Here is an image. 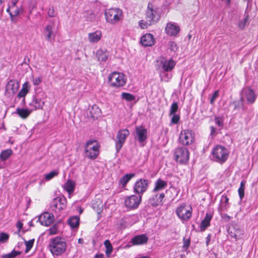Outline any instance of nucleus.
<instances>
[{
	"label": "nucleus",
	"instance_id": "nucleus-1",
	"mask_svg": "<svg viewBox=\"0 0 258 258\" xmlns=\"http://www.w3.org/2000/svg\"><path fill=\"white\" fill-rule=\"evenodd\" d=\"M161 17L160 10L159 8L149 3L146 11L145 20H141L139 25L142 29H146L149 26L156 23Z\"/></svg>",
	"mask_w": 258,
	"mask_h": 258
},
{
	"label": "nucleus",
	"instance_id": "nucleus-2",
	"mask_svg": "<svg viewBox=\"0 0 258 258\" xmlns=\"http://www.w3.org/2000/svg\"><path fill=\"white\" fill-rule=\"evenodd\" d=\"M67 243L64 238L59 236L50 239L48 247L53 255H60L65 252L67 249Z\"/></svg>",
	"mask_w": 258,
	"mask_h": 258
},
{
	"label": "nucleus",
	"instance_id": "nucleus-3",
	"mask_svg": "<svg viewBox=\"0 0 258 258\" xmlns=\"http://www.w3.org/2000/svg\"><path fill=\"white\" fill-rule=\"evenodd\" d=\"M229 152L224 146L217 145L214 147L211 154V159L220 164L224 163L228 159Z\"/></svg>",
	"mask_w": 258,
	"mask_h": 258
},
{
	"label": "nucleus",
	"instance_id": "nucleus-4",
	"mask_svg": "<svg viewBox=\"0 0 258 258\" xmlns=\"http://www.w3.org/2000/svg\"><path fill=\"white\" fill-rule=\"evenodd\" d=\"M176 62L172 58L160 57L156 60V69L159 73L171 72L174 68Z\"/></svg>",
	"mask_w": 258,
	"mask_h": 258
},
{
	"label": "nucleus",
	"instance_id": "nucleus-5",
	"mask_svg": "<svg viewBox=\"0 0 258 258\" xmlns=\"http://www.w3.org/2000/svg\"><path fill=\"white\" fill-rule=\"evenodd\" d=\"M104 15L106 22L114 25L122 19V11L118 8H109L105 10Z\"/></svg>",
	"mask_w": 258,
	"mask_h": 258
},
{
	"label": "nucleus",
	"instance_id": "nucleus-6",
	"mask_svg": "<svg viewBox=\"0 0 258 258\" xmlns=\"http://www.w3.org/2000/svg\"><path fill=\"white\" fill-rule=\"evenodd\" d=\"M100 145L96 140L88 141L85 146V156L91 159L97 158L99 153Z\"/></svg>",
	"mask_w": 258,
	"mask_h": 258
},
{
	"label": "nucleus",
	"instance_id": "nucleus-7",
	"mask_svg": "<svg viewBox=\"0 0 258 258\" xmlns=\"http://www.w3.org/2000/svg\"><path fill=\"white\" fill-rule=\"evenodd\" d=\"M108 81L111 86L119 88L125 84L126 78L123 74L114 72L109 75Z\"/></svg>",
	"mask_w": 258,
	"mask_h": 258
},
{
	"label": "nucleus",
	"instance_id": "nucleus-8",
	"mask_svg": "<svg viewBox=\"0 0 258 258\" xmlns=\"http://www.w3.org/2000/svg\"><path fill=\"white\" fill-rule=\"evenodd\" d=\"M174 158L179 163L185 164L188 161L189 152L185 147L176 148L174 152Z\"/></svg>",
	"mask_w": 258,
	"mask_h": 258
},
{
	"label": "nucleus",
	"instance_id": "nucleus-9",
	"mask_svg": "<svg viewBox=\"0 0 258 258\" xmlns=\"http://www.w3.org/2000/svg\"><path fill=\"white\" fill-rule=\"evenodd\" d=\"M141 201V195H131L124 198V204L127 209L133 210L138 208Z\"/></svg>",
	"mask_w": 258,
	"mask_h": 258
},
{
	"label": "nucleus",
	"instance_id": "nucleus-10",
	"mask_svg": "<svg viewBox=\"0 0 258 258\" xmlns=\"http://www.w3.org/2000/svg\"><path fill=\"white\" fill-rule=\"evenodd\" d=\"M176 213L181 221H187L191 216L192 208L189 206L183 204L177 208Z\"/></svg>",
	"mask_w": 258,
	"mask_h": 258
},
{
	"label": "nucleus",
	"instance_id": "nucleus-11",
	"mask_svg": "<svg viewBox=\"0 0 258 258\" xmlns=\"http://www.w3.org/2000/svg\"><path fill=\"white\" fill-rule=\"evenodd\" d=\"M129 135L130 131L127 129H122L118 131L115 139V149L117 152L121 149Z\"/></svg>",
	"mask_w": 258,
	"mask_h": 258
},
{
	"label": "nucleus",
	"instance_id": "nucleus-12",
	"mask_svg": "<svg viewBox=\"0 0 258 258\" xmlns=\"http://www.w3.org/2000/svg\"><path fill=\"white\" fill-rule=\"evenodd\" d=\"M180 143L185 146L192 144L195 141V135L193 132L189 130L182 131L179 135Z\"/></svg>",
	"mask_w": 258,
	"mask_h": 258
},
{
	"label": "nucleus",
	"instance_id": "nucleus-13",
	"mask_svg": "<svg viewBox=\"0 0 258 258\" xmlns=\"http://www.w3.org/2000/svg\"><path fill=\"white\" fill-rule=\"evenodd\" d=\"M20 87L16 80H10L6 85L5 94L9 98H12L17 92Z\"/></svg>",
	"mask_w": 258,
	"mask_h": 258
},
{
	"label": "nucleus",
	"instance_id": "nucleus-14",
	"mask_svg": "<svg viewBox=\"0 0 258 258\" xmlns=\"http://www.w3.org/2000/svg\"><path fill=\"white\" fill-rule=\"evenodd\" d=\"M241 101L243 102L245 99L248 104H253L256 97L254 90L249 87L244 88L241 91Z\"/></svg>",
	"mask_w": 258,
	"mask_h": 258
},
{
	"label": "nucleus",
	"instance_id": "nucleus-15",
	"mask_svg": "<svg viewBox=\"0 0 258 258\" xmlns=\"http://www.w3.org/2000/svg\"><path fill=\"white\" fill-rule=\"evenodd\" d=\"M149 181L147 179H140L137 180L134 186V192L137 194H138V196L142 195L144 192H145L148 186Z\"/></svg>",
	"mask_w": 258,
	"mask_h": 258
},
{
	"label": "nucleus",
	"instance_id": "nucleus-16",
	"mask_svg": "<svg viewBox=\"0 0 258 258\" xmlns=\"http://www.w3.org/2000/svg\"><path fill=\"white\" fill-rule=\"evenodd\" d=\"M66 207V199L63 196H59L55 198L51 203L52 210L59 211L64 209Z\"/></svg>",
	"mask_w": 258,
	"mask_h": 258
},
{
	"label": "nucleus",
	"instance_id": "nucleus-17",
	"mask_svg": "<svg viewBox=\"0 0 258 258\" xmlns=\"http://www.w3.org/2000/svg\"><path fill=\"white\" fill-rule=\"evenodd\" d=\"M165 31L168 35L174 36L179 32L180 27L175 23L169 22L166 25Z\"/></svg>",
	"mask_w": 258,
	"mask_h": 258
},
{
	"label": "nucleus",
	"instance_id": "nucleus-18",
	"mask_svg": "<svg viewBox=\"0 0 258 258\" xmlns=\"http://www.w3.org/2000/svg\"><path fill=\"white\" fill-rule=\"evenodd\" d=\"M38 221L42 225L48 226L54 221V216L50 213L45 212L39 217Z\"/></svg>",
	"mask_w": 258,
	"mask_h": 258
},
{
	"label": "nucleus",
	"instance_id": "nucleus-19",
	"mask_svg": "<svg viewBox=\"0 0 258 258\" xmlns=\"http://www.w3.org/2000/svg\"><path fill=\"white\" fill-rule=\"evenodd\" d=\"M137 137L136 139L139 143H143L147 138V130L142 126H137L136 127Z\"/></svg>",
	"mask_w": 258,
	"mask_h": 258
},
{
	"label": "nucleus",
	"instance_id": "nucleus-20",
	"mask_svg": "<svg viewBox=\"0 0 258 258\" xmlns=\"http://www.w3.org/2000/svg\"><path fill=\"white\" fill-rule=\"evenodd\" d=\"M165 195L163 193L158 194V192L153 194L152 197L150 199L149 201L151 204L153 206H157L163 204V199Z\"/></svg>",
	"mask_w": 258,
	"mask_h": 258
},
{
	"label": "nucleus",
	"instance_id": "nucleus-21",
	"mask_svg": "<svg viewBox=\"0 0 258 258\" xmlns=\"http://www.w3.org/2000/svg\"><path fill=\"white\" fill-rule=\"evenodd\" d=\"M141 43L144 46H151L155 43V39L152 34L147 33L141 38Z\"/></svg>",
	"mask_w": 258,
	"mask_h": 258
},
{
	"label": "nucleus",
	"instance_id": "nucleus-22",
	"mask_svg": "<svg viewBox=\"0 0 258 258\" xmlns=\"http://www.w3.org/2000/svg\"><path fill=\"white\" fill-rule=\"evenodd\" d=\"M102 36L101 31L96 30L93 32L89 33L88 38L91 43H96L101 40Z\"/></svg>",
	"mask_w": 258,
	"mask_h": 258
},
{
	"label": "nucleus",
	"instance_id": "nucleus-23",
	"mask_svg": "<svg viewBox=\"0 0 258 258\" xmlns=\"http://www.w3.org/2000/svg\"><path fill=\"white\" fill-rule=\"evenodd\" d=\"M54 27V23L47 25L44 30V34L46 39L49 41H51L52 39L54 38L55 35L53 33V29Z\"/></svg>",
	"mask_w": 258,
	"mask_h": 258
},
{
	"label": "nucleus",
	"instance_id": "nucleus-24",
	"mask_svg": "<svg viewBox=\"0 0 258 258\" xmlns=\"http://www.w3.org/2000/svg\"><path fill=\"white\" fill-rule=\"evenodd\" d=\"M148 240V237L146 234H141L135 236L132 239L133 245H142L145 244Z\"/></svg>",
	"mask_w": 258,
	"mask_h": 258
},
{
	"label": "nucleus",
	"instance_id": "nucleus-25",
	"mask_svg": "<svg viewBox=\"0 0 258 258\" xmlns=\"http://www.w3.org/2000/svg\"><path fill=\"white\" fill-rule=\"evenodd\" d=\"M44 104V102L42 101L40 98L34 97L29 103V105L31 108V110H36L42 108Z\"/></svg>",
	"mask_w": 258,
	"mask_h": 258
},
{
	"label": "nucleus",
	"instance_id": "nucleus-26",
	"mask_svg": "<svg viewBox=\"0 0 258 258\" xmlns=\"http://www.w3.org/2000/svg\"><path fill=\"white\" fill-rule=\"evenodd\" d=\"M7 11L9 13L12 20H13L14 17L17 16L22 13L23 9L21 6L19 7L17 6H10L7 9Z\"/></svg>",
	"mask_w": 258,
	"mask_h": 258
},
{
	"label": "nucleus",
	"instance_id": "nucleus-27",
	"mask_svg": "<svg viewBox=\"0 0 258 258\" xmlns=\"http://www.w3.org/2000/svg\"><path fill=\"white\" fill-rule=\"evenodd\" d=\"M167 186V183L166 181L161 179H158L155 183V187L152 190V192L153 194H156L165 188Z\"/></svg>",
	"mask_w": 258,
	"mask_h": 258
},
{
	"label": "nucleus",
	"instance_id": "nucleus-28",
	"mask_svg": "<svg viewBox=\"0 0 258 258\" xmlns=\"http://www.w3.org/2000/svg\"><path fill=\"white\" fill-rule=\"evenodd\" d=\"M75 187V181L70 179L68 180L63 185V188L68 192L69 195L74 192Z\"/></svg>",
	"mask_w": 258,
	"mask_h": 258
},
{
	"label": "nucleus",
	"instance_id": "nucleus-29",
	"mask_svg": "<svg viewBox=\"0 0 258 258\" xmlns=\"http://www.w3.org/2000/svg\"><path fill=\"white\" fill-rule=\"evenodd\" d=\"M96 54L98 60L105 61L108 58L109 53L106 49H100L97 50Z\"/></svg>",
	"mask_w": 258,
	"mask_h": 258
},
{
	"label": "nucleus",
	"instance_id": "nucleus-30",
	"mask_svg": "<svg viewBox=\"0 0 258 258\" xmlns=\"http://www.w3.org/2000/svg\"><path fill=\"white\" fill-rule=\"evenodd\" d=\"M90 114L92 118H97L101 114V109L97 105H93L90 109Z\"/></svg>",
	"mask_w": 258,
	"mask_h": 258
},
{
	"label": "nucleus",
	"instance_id": "nucleus-31",
	"mask_svg": "<svg viewBox=\"0 0 258 258\" xmlns=\"http://www.w3.org/2000/svg\"><path fill=\"white\" fill-rule=\"evenodd\" d=\"M103 206V203L100 199H97L92 202V208L98 214L102 212Z\"/></svg>",
	"mask_w": 258,
	"mask_h": 258
},
{
	"label": "nucleus",
	"instance_id": "nucleus-32",
	"mask_svg": "<svg viewBox=\"0 0 258 258\" xmlns=\"http://www.w3.org/2000/svg\"><path fill=\"white\" fill-rule=\"evenodd\" d=\"M31 110L27 109L18 108L16 113L22 118L25 119L30 114Z\"/></svg>",
	"mask_w": 258,
	"mask_h": 258
},
{
	"label": "nucleus",
	"instance_id": "nucleus-33",
	"mask_svg": "<svg viewBox=\"0 0 258 258\" xmlns=\"http://www.w3.org/2000/svg\"><path fill=\"white\" fill-rule=\"evenodd\" d=\"M212 219V216L209 214H207L205 219L202 221L200 229L203 231L210 225V223Z\"/></svg>",
	"mask_w": 258,
	"mask_h": 258
},
{
	"label": "nucleus",
	"instance_id": "nucleus-34",
	"mask_svg": "<svg viewBox=\"0 0 258 258\" xmlns=\"http://www.w3.org/2000/svg\"><path fill=\"white\" fill-rule=\"evenodd\" d=\"M80 218L78 216H73L68 219V223L72 228H75L79 226Z\"/></svg>",
	"mask_w": 258,
	"mask_h": 258
},
{
	"label": "nucleus",
	"instance_id": "nucleus-35",
	"mask_svg": "<svg viewBox=\"0 0 258 258\" xmlns=\"http://www.w3.org/2000/svg\"><path fill=\"white\" fill-rule=\"evenodd\" d=\"M134 173L126 174L122 177L119 180V183L122 187H124L126 183L134 176Z\"/></svg>",
	"mask_w": 258,
	"mask_h": 258
},
{
	"label": "nucleus",
	"instance_id": "nucleus-36",
	"mask_svg": "<svg viewBox=\"0 0 258 258\" xmlns=\"http://www.w3.org/2000/svg\"><path fill=\"white\" fill-rule=\"evenodd\" d=\"M29 91V86L28 82H25L22 86V88L18 93L17 96L19 98L24 97Z\"/></svg>",
	"mask_w": 258,
	"mask_h": 258
},
{
	"label": "nucleus",
	"instance_id": "nucleus-37",
	"mask_svg": "<svg viewBox=\"0 0 258 258\" xmlns=\"http://www.w3.org/2000/svg\"><path fill=\"white\" fill-rule=\"evenodd\" d=\"M12 153L13 151L11 149H7L3 151L0 154L1 160L3 161H6L9 158Z\"/></svg>",
	"mask_w": 258,
	"mask_h": 258
},
{
	"label": "nucleus",
	"instance_id": "nucleus-38",
	"mask_svg": "<svg viewBox=\"0 0 258 258\" xmlns=\"http://www.w3.org/2000/svg\"><path fill=\"white\" fill-rule=\"evenodd\" d=\"M104 244L106 247L105 253L107 257H109L113 250L112 246L109 240H106L104 242Z\"/></svg>",
	"mask_w": 258,
	"mask_h": 258
},
{
	"label": "nucleus",
	"instance_id": "nucleus-39",
	"mask_svg": "<svg viewBox=\"0 0 258 258\" xmlns=\"http://www.w3.org/2000/svg\"><path fill=\"white\" fill-rule=\"evenodd\" d=\"M245 184L246 181L245 180L241 181L240 182V187H239L238 190L239 196L241 200L243 198L244 196V189Z\"/></svg>",
	"mask_w": 258,
	"mask_h": 258
},
{
	"label": "nucleus",
	"instance_id": "nucleus-40",
	"mask_svg": "<svg viewBox=\"0 0 258 258\" xmlns=\"http://www.w3.org/2000/svg\"><path fill=\"white\" fill-rule=\"evenodd\" d=\"M248 15H245L244 18L238 22V27H239V28L241 30L245 28L246 25L248 24Z\"/></svg>",
	"mask_w": 258,
	"mask_h": 258
},
{
	"label": "nucleus",
	"instance_id": "nucleus-41",
	"mask_svg": "<svg viewBox=\"0 0 258 258\" xmlns=\"http://www.w3.org/2000/svg\"><path fill=\"white\" fill-rule=\"evenodd\" d=\"M121 97L122 99L127 101H132L135 99V96L128 93H122L121 95Z\"/></svg>",
	"mask_w": 258,
	"mask_h": 258
},
{
	"label": "nucleus",
	"instance_id": "nucleus-42",
	"mask_svg": "<svg viewBox=\"0 0 258 258\" xmlns=\"http://www.w3.org/2000/svg\"><path fill=\"white\" fill-rule=\"evenodd\" d=\"M58 174V171L57 170H53L44 175V178L46 181H48L52 179L54 177L56 176Z\"/></svg>",
	"mask_w": 258,
	"mask_h": 258
},
{
	"label": "nucleus",
	"instance_id": "nucleus-43",
	"mask_svg": "<svg viewBox=\"0 0 258 258\" xmlns=\"http://www.w3.org/2000/svg\"><path fill=\"white\" fill-rule=\"evenodd\" d=\"M20 253V252L13 250L9 253L3 255L2 258H15Z\"/></svg>",
	"mask_w": 258,
	"mask_h": 258
},
{
	"label": "nucleus",
	"instance_id": "nucleus-44",
	"mask_svg": "<svg viewBox=\"0 0 258 258\" xmlns=\"http://www.w3.org/2000/svg\"><path fill=\"white\" fill-rule=\"evenodd\" d=\"M160 76L161 80L164 82H168L172 77V75L167 72L160 73Z\"/></svg>",
	"mask_w": 258,
	"mask_h": 258
},
{
	"label": "nucleus",
	"instance_id": "nucleus-45",
	"mask_svg": "<svg viewBox=\"0 0 258 258\" xmlns=\"http://www.w3.org/2000/svg\"><path fill=\"white\" fill-rule=\"evenodd\" d=\"M34 242V239H31L28 241H25V244L26 245L25 252L27 253L33 247Z\"/></svg>",
	"mask_w": 258,
	"mask_h": 258
},
{
	"label": "nucleus",
	"instance_id": "nucleus-46",
	"mask_svg": "<svg viewBox=\"0 0 258 258\" xmlns=\"http://www.w3.org/2000/svg\"><path fill=\"white\" fill-rule=\"evenodd\" d=\"M178 109V105L177 102H173L170 109V115L175 113Z\"/></svg>",
	"mask_w": 258,
	"mask_h": 258
},
{
	"label": "nucleus",
	"instance_id": "nucleus-47",
	"mask_svg": "<svg viewBox=\"0 0 258 258\" xmlns=\"http://www.w3.org/2000/svg\"><path fill=\"white\" fill-rule=\"evenodd\" d=\"M9 238V235L4 232H2L0 233V243H5L6 242Z\"/></svg>",
	"mask_w": 258,
	"mask_h": 258
},
{
	"label": "nucleus",
	"instance_id": "nucleus-48",
	"mask_svg": "<svg viewBox=\"0 0 258 258\" xmlns=\"http://www.w3.org/2000/svg\"><path fill=\"white\" fill-rule=\"evenodd\" d=\"M47 14L50 17H54L56 16L57 13L55 11L53 7H51L48 8L47 11Z\"/></svg>",
	"mask_w": 258,
	"mask_h": 258
},
{
	"label": "nucleus",
	"instance_id": "nucleus-49",
	"mask_svg": "<svg viewBox=\"0 0 258 258\" xmlns=\"http://www.w3.org/2000/svg\"><path fill=\"white\" fill-rule=\"evenodd\" d=\"M171 116H172L171 117V123L172 124H177L178 123L180 116L178 114H176L175 113L172 114Z\"/></svg>",
	"mask_w": 258,
	"mask_h": 258
},
{
	"label": "nucleus",
	"instance_id": "nucleus-50",
	"mask_svg": "<svg viewBox=\"0 0 258 258\" xmlns=\"http://www.w3.org/2000/svg\"><path fill=\"white\" fill-rule=\"evenodd\" d=\"M42 81V77L39 76L36 78H32V81L34 86H38Z\"/></svg>",
	"mask_w": 258,
	"mask_h": 258
},
{
	"label": "nucleus",
	"instance_id": "nucleus-51",
	"mask_svg": "<svg viewBox=\"0 0 258 258\" xmlns=\"http://www.w3.org/2000/svg\"><path fill=\"white\" fill-rule=\"evenodd\" d=\"M169 49L173 51H175L177 49L176 44L173 41L169 42Z\"/></svg>",
	"mask_w": 258,
	"mask_h": 258
},
{
	"label": "nucleus",
	"instance_id": "nucleus-52",
	"mask_svg": "<svg viewBox=\"0 0 258 258\" xmlns=\"http://www.w3.org/2000/svg\"><path fill=\"white\" fill-rule=\"evenodd\" d=\"M57 228L56 226L54 225L50 227L49 229V233L50 235H54L57 233Z\"/></svg>",
	"mask_w": 258,
	"mask_h": 258
},
{
	"label": "nucleus",
	"instance_id": "nucleus-53",
	"mask_svg": "<svg viewBox=\"0 0 258 258\" xmlns=\"http://www.w3.org/2000/svg\"><path fill=\"white\" fill-rule=\"evenodd\" d=\"M218 96H219L218 91H215L210 99V103L213 104L214 103L216 99L217 98V97Z\"/></svg>",
	"mask_w": 258,
	"mask_h": 258
},
{
	"label": "nucleus",
	"instance_id": "nucleus-54",
	"mask_svg": "<svg viewBox=\"0 0 258 258\" xmlns=\"http://www.w3.org/2000/svg\"><path fill=\"white\" fill-rule=\"evenodd\" d=\"M190 241L189 239H183V248L187 249L190 245Z\"/></svg>",
	"mask_w": 258,
	"mask_h": 258
},
{
	"label": "nucleus",
	"instance_id": "nucleus-55",
	"mask_svg": "<svg viewBox=\"0 0 258 258\" xmlns=\"http://www.w3.org/2000/svg\"><path fill=\"white\" fill-rule=\"evenodd\" d=\"M215 122L219 126L222 127L223 125V119L221 117H216L215 118Z\"/></svg>",
	"mask_w": 258,
	"mask_h": 258
},
{
	"label": "nucleus",
	"instance_id": "nucleus-56",
	"mask_svg": "<svg viewBox=\"0 0 258 258\" xmlns=\"http://www.w3.org/2000/svg\"><path fill=\"white\" fill-rule=\"evenodd\" d=\"M95 19V15L93 12H91L90 16L88 17V21H93Z\"/></svg>",
	"mask_w": 258,
	"mask_h": 258
},
{
	"label": "nucleus",
	"instance_id": "nucleus-57",
	"mask_svg": "<svg viewBox=\"0 0 258 258\" xmlns=\"http://www.w3.org/2000/svg\"><path fill=\"white\" fill-rule=\"evenodd\" d=\"M221 217L225 221H228L231 219L230 217L226 214H223Z\"/></svg>",
	"mask_w": 258,
	"mask_h": 258
},
{
	"label": "nucleus",
	"instance_id": "nucleus-58",
	"mask_svg": "<svg viewBox=\"0 0 258 258\" xmlns=\"http://www.w3.org/2000/svg\"><path fill=\"white\" fill-rule=\"evenodd\" d=\"M243 231L242 230H241L240 229L238 230V231L236 232V233H235L234 234V235L235 236V237L236 238L237 236H238V237H239L240 235H243Z\"/></svg>",
	"mask_w": 258,
	"mask_h": 258
},
{
	"label": "nucleus",
	"instance_id": "nucleus-59",
	"mask_svg": "<svg viewBox=\"0 0 258 258\" xmlns=\"http://www.w3.org/2000/svg\"><path fill=\"white\" fill-rule=\"evenodd\" d=\"M95 258H104L103 254H97L95 255Z\"/></svg>",
	"mask_w": 258,
	"mask_h": 258
},
{
	"label": "nucleus",
	"instance_id": "nucleus-60",
	"mask_svg": "<svg viewBox=\"0 0 258 258\" xmlns=\"http://www.w3.org/2000/svg\"><path fill=\"white\" fill-rule=\"evenodd\" d=\"M210 129H211V135L214 134L216 131V128L214 126H211Z\"/></svg>",
	"mask_w": 258,
	"mask_h": 258
},
{
	"label": "nucleus",
	"instance_id": "nucleus-61",
	"mask_svg": "<svg viewBox=\"0 0 258 258\" xmlns=\"http://www.w3.org/2000/svg\"><path fill=\"white\" fill-rule=\"evenodd\" d=\"M5 0H0V11H2L3 10V3Z\"/></svg>",
	"mask_w": 258,
	"mask_h": 258
},
{
	"label": "nucleus",
	"instance_id": "nucleus-62",
	"mask_svg": "<svg viewBox=\"0 0 258 258\" xmlns=\"http://www.w3.org/2000/svg\"><path fill=\"white\" fill-rule=\"evenodd\" d=\"M29 61V59L28 58H27V57H25L24 58V63H25L28 66Z\"/></svg>",
	"mask_w": 258,
	"mask_h": 258
},
{
	"label": "nucleus",
	"instance_id": "nucleus-63",
	"mask_svg": "<svg viewBox=\"0 0 258 258\" xmlns=\"http://www.w3.org/2000/svg\"><path fill=\"white\" fill-rule=\"evenodd\" d=\"M210 239V235H208V237H207V241H206V243H207V244L208 245V243H209V240Z\"/></svg>",
	"mask_w": 258,
	"mask_h": 258
},
{
	"label": "nucleus",
	"instance_id": "nucleus-64",
	"mask_svg": "<svg viewBox=\"0 0 258 258\" xmlns=\"http://www.w3.org/2000/svg\"><path fill=\"white\" fill-rule=\"evenodd\" d=\"M84 241H83V239H81V238H79L78 239V242L80 244H82L83 243Z\"/></svg>",
	"mask_w": 258,
	"mask_h": 258
}]
</instances>
